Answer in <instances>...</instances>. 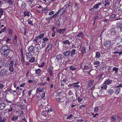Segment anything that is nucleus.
I'll return each instance as SVG.
<instances>
[{
	"label": "nucleus",
	"instance_id": "1",
	"mask_svg": "<svg viewBox=\"0 0 122 122\" xmlns=\"http://www.w3.org/2000/svg\"><path fill=\"white\" fill-rule=\"evenodd\" d=\"M1 50L3 53V55L5 57L8 56L10 52V50L7 46H2Z\"/></svg>",
	"mask_w": 122,
	"mask_h": 122
},
{
	"label": "nucleus",
	"instance_id": "2",
	"mask_svg": "<svg viewBox=\"0 0 122 122\" xmlns=\"http://www.w3.org/2000/svg\"><path fill=\"white\" fill-rule=\"evenodd\" d=\"M76 97V99L78 101V103H80L83 100V97H81V95L80 94H77V92L75 93Z\"/></svg>",
	"mask_w": 122,
	"mask_h": 122
},
{
	"label": "nucleus",
	"instance_id": "3",
	"mask_svg": "<svg viewBox=\"0 0 122 122\" xmlns=\"http://www.w3.org/2000/svg\"><path fill=\"white\" fill-rule=\"evenodd\" d=\"M43 41L42 43V47H45L46 46V43L48 42L49 41V37H44L42 39Z\"/></svg>",
	"mask_w": 122,
	"mask_h": 122
},
{
	"label": "nucleus",
	"instance_id": "4",
	"mask_svg": "<svg viewBox=\"0 0 122 122\" xmlns=\"http://www.w3.org/2000/svg\"><path fill=\"white\" fill-rule=\"evenodd\" d=\"M15 113L17 114L18 117H23L24 112L23 111L20 110V109H17V110H16Z\"/></svg>",
	"mask_w": 122,
	"mask_h": 122
},
{
	"label": "nucleus",
	"instance_id": "5",
	"mask_svg": "<svg viewBox=\"0 0 122 122\" xmlns=\"http://www.w3.org/2000/svg\"><path fill=\"white\" fill-rule=\"evenodd\" d=\"M8 71L7 70H5V69H1L0 72V73L2 75L7 76V73Z\"/></svg>",
	"mask_w": 122,
	"mask_h": 122
},
{
	"label": "nucleus",
	"instance_id": "6",
	"mask_svg": "<svg viewBox=\"0 0 122 122\" xmlns=\"http://www.w3.org/2000/svg\"><path fill=\"white\" fill-rule=\"evenodd\" d=\"M62 58H63V55L62 54H60L56 56V60L58 62H60V61H61V62H62V60L61 59ZM59 62L60 63V62Z\"/></svg>",
	"mask_w": 122,
	"mask_h": 122
},
{
	"label": "nucleus",
	"instance_id": "7",
	"mask_svg": "<svg viewBox=\"0 0 122 122\" xmlns=\"http://www.w3.org/2000/svg\"><path fill=\"white\" fill-rule=\"evenodd\" d=\"M111 41H106L103 43L104 45L106 47H108L111 45Z\"/></svg>",
	"mask_w": 122,
	"mask_h": 122
},
{
	"label": "nucleus",
	"instance_id": "8",
	"mask_svg": "<svg viewBox=\"0 0 122 122\" xmlns=\"http://www.w3.org/2000/svg\"><path fill=\"white\" fill-rule=\"evenodd\" d=\"M112 81L109 79H107L104 82L103 84H106V85H109L112 83Z\"/></svg>",
	"mask_w": 122,
	"mask_h": 122
},
{
	"label": "nucleus",
	"instance_id": "9",
	"mask_svg": "<svg viewBox=\"0 0 122 122\" xmlns=\"http://www.w3.org/2000/svg\"><path fill=\"white\" fill-rule=\"evenodd\" d=\"M17 105L15 104L12 103L10 106V107L12 109L15 111V110H16V106Z\"/></svg>",
	"mask_w": 122,
	"mask_h": 122
},
{
	"label": "nucleus",
	"instance_id": "10",
	"mask_svg": "<svg viewBox=\"0 0 122 122\" xmlns=\"http://www.w3.org/2000/svg\"><path fill=\"white\" fill-rule=\"evenodd\" d=\"M44 90L43 88H41L40 87H39L36 89V93L37 94H39L40 92H42Z\"/></svg>",
	"mask_w": 122,
	"mask_h": 122
},
{
	"label": "nucleus",
	"instance_id": "11",
	"mask_svg": "<svg viewBox=\"0 0 122 122\" xmlns=\"http://www.w3.org/2000/svg\"><path fill=\"white\" fill-rule=\"evenodd\" d=\"M93 80H91L89 81V82L86 85V88H88L90 86L92 85L94 83Z\"/></svg>",
	"mask_w": 122,
	"mask_h": 122
},
{
	"label": "nucleus",
	"instance_id": "12",
	"mask_svg": "<svg viewBox=\"0 0 122 122\" xmlns=\"http://www.w3.org/2000/svg\"><path fill=\"white\" fill-rule=\"evenodd\" d=\"M98 11V9H96L93 7V8L89 10V12L92 13H95Z\"/></svg>",
	"mask_w": 122,
	"mask_h": 122
},
{
	"label": "nucleus",
	"instance_id": "13",
	"mask_svg": "<svg viewBox=\"0 0 122 122\" xmlns=\"http://www.w3.org/2000/svg\"><path fill=\"white\" fill-rule=\"evenodd\" d=\"M25 55L27 58L30 59L32 57V55L31 53L29 52H26Z\"/></svg>",
	"mask_w": 122,
	"mask_h": 122
},
{
	"label": "nucleus",
	"instance_id": "14",
	"mask_svg": "<svg viewBox=\"0 0 122 122\" xmlns=\"http://www.w3.org/2000/svg\"><path fill=\"white\" fill-rule=\"evenodd\" d=\"M34 47L33 46H31L29 47L28 49L29 52L34 53Z\"/></svg>",
	"mask_w": 122,
	"mask_h": 122
},
{
	"label": "nucleus",
	"instance_id": "15",
	"mask_svg": "<svg viewBox=\"0 0 122 122\" xmlns=\"http://www.w3.org/2000/svg\"><path fill=\"white\" fill-rule=\"evenodd\" d=\"M5 107V104L3 102H2L0 104V110H2L4 109Z\"/></svg>",
	"mask_w": 122,
	"mask_h": 122
},
{
	"label": "nucleus",
	"instance_id": "16",
	"mask_svg": "<svg viewBox=\"0 0 122 122\" xmlns=\"http://www.w3.org/2000/svg\"><path fill=\"white\" fill-rule=\"evenodd\" d=\"M65 10L66 9L65 8H63L61 9L58 12V13L60 15H62L65 12Z\"/></svg>",
	"mask_w": 122,
	"mask_h": 122
},
{
	"label": "nucleus",
	"instance_id": "17",
	"mask_svg": "<svg viewBox=\"0 0 122 122\" xmlns=\"http://www.w3.org/2000/svg\"><path fill=\"white\" fill-rule=\"evenodd\" d=\"M115 93L116 95L118 94L121 91V89L120 88H116L115 87Z\"/></svg>",
	"mask_w": 122,
	"mask_h": 122
},
{
	"label": "nucleus",
	"instance_id": "18",
	"mask_svg": "<svg viewBox=\"0 0 122 122\" xmlns=\"http://www.w3.org/2000/svg\"><path fill=\"white\" fill-rule=\"evenodd\" d=\"M63 54L65 56L68 57L70 54V51L69 50L66 51Z\"/></svg>",
	"mask_w": 122,
	"mask_h": 122
},
{
	"label": "nucleus",
	"instance_id": "19",
	"mask_svg": "<svg viewBox=\"0 0 122 122\" xmlns=\"http://www.w3.org/2000/svg\"><path fill=\"white\" fill-rule=\"evenodd\" d=\"M35 71L36 74L39 76L41 71V69L38 68Z\"/></svg>",
	"mask_w": 122,
	"mask_h": 122
},
{
	"label": "nucleus",
	"instance_id": "20",
	"mask_svg": "<svg viewBox=\"0 0 122 122\" xmlns=\"http://www.w3.org/2000/svg\"><path fill=\"white\" fill-rule=\"evenodd\" d=\"M114 92V89H112L111 88L108 89L107 92L110 95H111Z\"/></svg>",
	"mask_w": 122,
	"mask_h": 122
},
{
	"label": "nucleus",
	"instance_id": "21",
	"mask_svg": "<svg viewBox=\"0 0 122 122\" xmlns=\"http://www.w3.org/2000/svg\"><path fill=\"white\" fill-rule=\"evenodd\" d=\"M86 49L84 47H83L81 50L80 51L81 52V54L83 55L85 54L86 52Z\"/></svg>",
	"mask_w": 122,
	"mask_h": 122
},
{
	"label": "nucleus",
	"instance_id": "22",
	"mask_svg": "<svg viewBox=\"0 0 122 122\" xmlns=\"http://www.w3.org/2000/svg\"><path fill=\"white\" fill-rule=\"evenodd\" d=\"M76 51V50L74 49L70 52L71 56V57H73V56L75 54Z\"/></svg>",
	"mask_w": 122,
	"mask_h": 122
},
{
	"label": "nucleus",
	"instance_id": "23",
	"mask_svg": "<svg viewBox=\"0 0 122 122\" xmlns=\"http://www.w3.org/2000/svg\"><path fill=\"white\" fill-rule=\"evenodd\" d=\"M101 87L102 90H106L107 88V85L104 84L103 83L101 86Z\"/></svg>",
	"mask_w": 122,
	"mask_h": 122
},
{
	"label": "nucleus",
	"instance_id": "24",
	"mask_svg": "<svg viewBox=\"0 0 122 122\" xmlns=\"http://www.w3.org/2000/svg\"><path fill=\"white\" fill-rule=\"evenodd\" d=\"M52 46V44L51 43H48L47 47L46 48V50L48 51L51 48Z\"/></svg>",
	"mask_w": 122,
	"mask_h": 122
},
{
	"label": "nucleus",
	"instance_id": "25",
	"mask_svg": "<svg viewBox=\"0 0 122 122\" xmlns=\"http://www.w3.org/2000/svg\"><path fill=\"white\" fill-rule=\"evenodd\" d=\"M9 70L11 72H13L14 71V68L13 66L12 65H10L9 66Z\"/></svg>",
	"mask_w": 122,
	"mask_h": 122
},
{
	"label": "nucleus",
	"instance_id": "26",
	"mask_svg": "<svg viewBox=\"0 0 122 122\" xmlns=\"http://www.w3.org/2000/svg\"><path fill=\"white\" fill-rule=\"evenodd\" d=\"M41 114V115H43L45 117H46L47 116L48 114L47 111L46 110L43 111L42 112Z\"/></svg>",
	"mask_w": 122,
	"mask_h": 122
},
{
	"label": "nucleus",
	"instance_id": "27",
	"mask_svg": "<svg viewBox=\"0 0 122 122\" xmlns=\"http://www.w3.org/2000/svg\"><path fill=\"white\" fill-rule=\"evenodd\" d=\"M101 54L99 51L97 52L96 53V56L95 58H99Z\"/></svg>",
	"mask_w": 122,
	"mask_h": 122
},
{
	"label": "nucleus",
	"instance_id": "28",
	"mask_svg": "<svg viewBox=\"0 0 122 122\" xmlns=\"http://www.w3.org/2000/svg\"><path fill=\"white\" fill-rule=\"evenodd\" d=\"M102 3H98L94 5V8L96 9H98L97 8H98L99 6L101 5Z\"/></svg>",
	"mask_w": 122,
	"mask_h": 122
},
{
	"label": "nucleus",
	"instance_id": "29",
	"mask_svg": "<svg viewBox=\"0 0 122 122\" xmlns=\"http://www.w3.org/2000/svg\"><path fill=\"white\" fill-rule=\"evenodd\" d=\"M18 118L17 116H12L10 118L11 121H16Z\"/></svg>",
	"mask_w": 122,
	"mask_h": 122
},
{
	"label": "nucleus",
	"instance_id": "30",
	"mask_svg": "<svg viewBox=\"0 0 122 122\" xmlns=\"http://www.w3.org/2000/svg\"><path fill=\"white\" fill-rule=\"evenodd\" d=\"M110 2L108 0H106L105 1L104 6L105 7H107L109 5Z\"/></svg>",
	"mask_w": 122,
	"mask_h": 122
},
{
	"label": "nucleus",
	"instance_id": "31",
	"mask_svg": "<svg viewBox=\"0 0 122 122\" xmlns=\"http://www.w3.org/2000/svg\"><path fill=\"white\" fill-rule=\"evenodd\" d=\"M70 69L72 71H74L76 69V68L75 66L73 65H71L69 66Z\"/></svg>",
	"mask_w": 122,
	"mask_h": 122
},
{
	"label": "nucleus",
	"instance_id": "32",
	"mask_svg": "<svg viewBox=\"0 0 122 122\" xmlns=\"http://www.w3.org/2000/svg\"><path fill=\"white\" fill-rule=\"evenodd\" d=\"M26 31H24V36H24L23 37V38L24 39V40H25V41L26 40L27 41V39L28 38V37L27 36H26Z\"/></svg>",
	"mask_w": 122,
	"mask_h": 122
},
{
	"label": "nucleus",
	"instance_id": "33",
	"mask_svg": "<svg viewBox=\"0 0 122 122\" xmlns=\"http://www.w3.org/2000/svg\"><path fill=\"white\" fill-rule=\"evenodd\" d=\"M53 67L52 66H49L48 68L47 72L53 71Z\"/></svg>",
	"mask_w": 122,
	"mask_h": 122
},
{
	"label": "nucleus",
	"instance_id": "34",
	"mask_svg": "<svg viewBox=\"0 0 122 122\" xmlns=\"http://www.w3.org/2000/svg\"><path fill=\"white\" fill-rule=\"evenodd\" d=\"M100 64V62L98 61H95L93 63V64L94 65H97L98 66H95L96 67H97L98 65H99Z\"/></svg>",
	"mask_w": 122,
	"mask_h": 122
},
{
	"label": "nucleus",
	"instance_id": "35",
	"mask_svg": "<svg viewBox=\"0 0 122 122\" xmlns=\"http://www.w3.org/2000/svg\"><path fill=\"white\" fill-rule=\"evenodd\" d=\"M35 61V58L34 57H31L30 59L29 60V62L31 63Z\"/></svg>",
	"mask_w": 122,
	"mask_h": 122
},
{
	"label": "nucleus",
	"instance_id": "36",
	"mask_svg": "<svg viewBox=\"0 0 122 122\" xmlns=\"http://www.w3.org/2000/svg\"><path fill=\"white\" fill-rule=\"evenodd\" d=\"M13 109L11 108H10L7 111V112L9 115H11Z\"/></svg>",
	"mask_w": 122,
	"mask_h": 122
},
{
	"label": "nucleus",
	"instance_id": "37",
	"mask_svg": "<svg viewBox=\"0 0 122 122\" xmlns=\"http://www.w3.org/2000/svg\"><path fill=\"white\" fill-rule=\"evenodd\" d=\"M63 43L64 44L70 45V42L68 40H66L63 41Z\"/></svg>",
	"mask_w": 122,
	"mask_h": 122
},
{
	"label": "nucleus",
	"instance_id": "38",
	"mask_svg": "<svg viewBox=\"0 0 122 122\" xmlns=\"http://www.w3.org/2000/svg\"><path fill=\"white\" fill-rule=\"evenodd\" d=\"M21 56V61L22 63L23 64L24 62L25 59L24 55H20Z\"/></svg>",
	"mask_w": 122,
	"mask_h": 122
},
{
	"label": "nucleus",
	"instance_id": "39",
	"mask_svg": "<svg viewBox=\"0 0 122 122\" xmlns=\"http://www.w3.org/2000/svg\"><path fill=\"white\" fill-rule=\"evenodd\" d=\"M24 16H29V12L25 11L24 12Z\"/></svg>",
	"mask_w": 122,
	"mask_h": 122
},
{
	"label": "nucleus",
	"instance_id": "40",
	"mask_svg": "<svg viewBox=\"0 0 122 122\" xmlns=\"http://www.w3.org/2000/svg\"><path fill=\"white\" fill-rule=\"evenodd\" d=\"M34 53H35L36 52H38L39 51L38 47L36 46L35 48H34Z\"/></svg>",
	"mask_w": 122,
	"mask_h": 122
},
{
	"label": "nucleus",
	"instance_id": "41",
	"mask_svg": "<svg viewBox=\"0 0 122 122\" xmlns=\"http://www.w3.org/2000/svg\"><path fill=\"white\" fill-rule=\"evenodd\" d=\"M118 68L114 67L113 69V71H114L116 73H117L118 72Z\"/></svg>",
	"mask_w": 122,
	"mask_h": 122
},
{
	"label": "nucleus",
	"instance_id": "42",
	"mask_svg": "<svg viewBox=\"0 0 122 122\" xmlns=\"http://www.w3.org/2000/svg\"><path fill=\"white\" fill-rule=\"evenodd\" d=\"M28 24L33 25V24L32 20H28Z\"/></svg>",
	"mask_w": 122,
	"mask_h": 122
},
{
	"label": "nucleus",
	"instance_id": "43",
	"mask_svg": "<svg viewBox=\"0 0 122 122\" xmlns=\"http://www.w3.org/2000/svg\"><path fill=\"white\" fill-rule=\"evenodd\" d=\"M77 36L78 37H82L83 36V34L82 32H80L79 33Z\"/></svg>",
	"mask_w": 122,
	"mask_h": 122
},
{
	"label": "nucleus",
	"instance_id": "44",
	"mask_svg": "<svg viewBox=\"0 0 122 122\" xmlns=\"http://www.w3.org/2000/svg\"><path fill=\"white\" fill-rule=\"evenodd\" d=\"M11 37L10 36H9L8 37L7 39L6 40V41L7 43H8L9 41L11 40Z\"/></svg>",
	"mask_w": 122,
	"mask_h": 122
},
{
	"label": "nucleus",
	"instance_id": "45",
	"mask_svg": "<svg viewBox=\"0 0 122 122\" xmlns=\"http://www.w3.org/2000/svg\"><path fill=\"white\" fill-rule=\"evenodd\" d=\"M45 34L44 33L41 34L39 35V36H38L39 37V39H41L44 37Z\"/></svg>",
	"mask_w": 122,
	"mask_h": 122
},
{
	"label": "nucleus",
	"instance_id": "46",
	"mask_svg": "<svg viewBox=\"0 0 122 122\" xmlns=\"http://www.w3.org/2000/svg\"><path fill=\"white\" fill-rule=\"evenodd\" d=\"M77 104V103L76 102L75 103H74V102H73L72 103V104L71 105V107L72 108L76 106Z\"/></svg>",
	"mask_w": 122,
	"mask_h": 122
},
{
	"label": "nucleus",
	"instance_id": "47",
	"mask_svg": "<svg viewBox=\"0 0 122 122\" xmlns=\"http://www.w3.org/2000/svg\"><path fill=\"white\" fill-rule=\"evenodd\" d=\"M53 71H54L48 72L49 73L50 77L54 75Z\"/></svg>",
	"mask_w": 122,
	"mask_h": 122
},
{
	"label": "nucleus",
	"instance_id": "48",
	"mask_svg": "<svg viewBox=\"0 0 122 122\" xmlns=\"http://www.w3.org/2000/svg\"><path fill=\"white\" fill-rule=\"evenodd\" d=\"M73 117V115L72 114H71L70 115H69L66 118V119H67L70 120L71 118Z\"/></svg>",
	"mask_w": 122,
	"mask_h": 122
},
{
	"label": "nucleus",
	"instance_id": "49",
	"mask_svg": "<svg viewBox=\"0 0 122 122\" xmlns=\"http://www.w3.org/2000/svg\"><path fill=\"white\" fill-rule=\"evenodd\" d=\"M39 39L38 36H36L35 37V38L34 39V40L36 42H37Z\"/></svg>",
	"mask_w": 122,
	"mask_h": 122
},
{
	"label": "nucleus",
	"instance_id": "50",
	"mask_svg": "<svg viewBox=\"0 0 122 122\" xmlns=\"http://www.w3.org/2000/svg\"><path fill=\"white\" fill-rule=\"evenodd\" d=\"M45 63L43 61L42 62V63H41V65H40L38 66L40 67H43L45 65Z\"/></svg>",
	"mask_w": 122,
	"mask_h": 122
},
{
	"label": "nucleus",
	"instance_id": "51",
	"mask_svg": "<svg viewBox=\"0 0 122 122\" xmlns=\"http://www.w3.org/2000/svg\"><path fill=\"white\" fill-rule=\"evenodd\" d=\"M56 31H52L51 36L52 37H54L56 34Z\"/></svg>",
	"mask_w": 122,
	"mask_h": 122
},
{
	"label": "nucleus",
	"instance_id": "52",
	"mask_svg": "<svg viewBox=\"0 0 122 122\" xmlns=\"http://www.w3.org/2000/svg\"><path fill=\"white\" fill-rule=\"evenodd\" d=\"M68 95H70L73 94V92H72V91L71 90H69L68 91Z\"/></svg>",
	"mask_w": 122,
	"mask_h": 122
},
{
	"label": "nucleus",
	"instance_id": "53",
	"mask_svg": "<svg viewBox=\"0 0 122 122\" xmlns=\"http://www.w3.org/2000/svg\"><path fill=\"white\" fill-rule=\"evenodd\" d=\"M89 69V67L88 66H85L84 68L82 69L88 70Z\"/></svg>",
	"mask_w": 122,
	"mask_h": 122
},
{
	"label": "nucleus",
	"instance_id": "54",
	"mask_svg": "<svg viewBox=\"0 0 122 122\" xmlns=\"http://www.w3.org/2000/svg\"><path fill=\"white\" fill-rule=\"evenodd\" d=\"M86 107V105H81L79 106V108L81 109L83 108H84Z\"/></svg>",
	"mask_w": 122,
	"mask_h": 122
},
{
	"label": "nucleus",
	"instance_id": "55",
	"mask_svg": "<svg viewBox=\"0 0 122 122\" xmlns=\"http://www.w3.org/2000/svg\"><path fill=\"white\" fill-rule=\"evenodd\" d=\"M58 12H57L54 15L51 16L53 18L57 16V15H58Z\"/></svg>",
	"mask_w": 122,
	"mask_h": 122
},
{
	"label": "nucleus",
	"instance_id": "56",
	"mask_svg": "<svg viewBox=\"0 0 122 122\" xmlns=\"http://www.w3.org/2000/svg\"><path fill=\"white\" fill-rule=\"evenodd\" d=\"M56 101L58 102L61 103V99L60 98H57L56 99Z\"/></svg>",
	"mask_w": 122,
	"mask_h": 122
},
{
	"label": "nucleus",
	"instance_id": "57",
	"mask_svg": "<svg viewBox=\"0 0 122 122\" xmlns=\"http://www.w3.org/2000/svg\"><path fill=\"white\" fill-rule=\"evenodd\" d=\"M112 121H114L116 120V117L115 116H112Z\"/></svg>",
	"mask_w": 122,
	"mask_h": 122
},
{
	"label": "nucleus",
	"instance_id": "58",
	"mask_svg": "<svg viewBox=\"0 0 122 122\" xmlns=\"http://www.w3.org/2000/svg\"><path fill=\"white\" fill-rule=\"evenodd\" d=\"M6 117H4L1 120V122H6Z\"/></svg>",
	"mask_w": 122,
	"mask_h": 122
},
{
	"label": "nucleus",
	"instance_id": "59",
	"mask_svg": "<svg viewBox=\"0 0 122 122\" xmlns=\"http://www.w3.org/2000/svg\"><path fill=\"white\" fill-rule=\"evenodd\" d=\"M17 36L16 35H15V37L13 40V42L14 43H16L17 42Z\"/></svg>",
	"mask_w": 122,
	"mask_h": 122
},
{
	"label": "nucleus",
	"instance_id": "60",
	"mask_svg": "<svg viewBox=\"0 0 122 122\" xmlns=\"http://www.w3.org/2000/svg\"><path fill=\"white\" fill-rule=\"evenodd\" d=\"M99 110V108L98 107H95L94 111V112H97Z\"/></svg>",
	"mask_w": 122,
	"mask_h": 122
},
{
	"label": "nucleus",
	"instance_id": "61",
	"mask_svg": "<svg viewBox=\"0 0 122 122\" xmlns=\"http://www.w3.org/2000/svg\"><path fill=\"white\" fill-rule=\"evenodd\" d=\"M20 55H23V49L22 48H21L20 50Z\"/></svg>",
	"mask_w": 122,
	"mask_h": 122
},
{
	"label": "nucleus",
	"instance_id": "62",
	"mask_svg": "<svg viewBox=\"0 0 122 122\" xmlns=\"http://www.w3.org/2000/svg\"><path fill=\"white\" fill-rule=\"evenodd\" d=\"M52 18H53L51 16L50 17L46 18V19L47 21H49Z\"/></svg>",
	"mask_w": 122,
	"mask_h": 122
},
{
	"label": "nucleus",
	"instance_id": "63",
	"mask_svg": "<svg viewBox=\"0 0 122 122\" xmlns=\"http://www.w3.org/2000/svg\"><path fill=\"white\" fill-rule=\"evenodd\" d=\"M84 121V120L82 119H80L78 118L77 120V122H82Z\"/></svg>",
	"mask_w": 122,
	"mask_h": 122
},
{
	"label": "nucleus",
	"instance_id": "64",
	"mask_svg": "<svg viewBox=\"0 0 122 122\" xmlns=\"http://www.w3.org/2000/svg\"><path fill=\"white\" fill-rule=\"evenodd\" d=\"M14 62L13 61H10V63L9 64V65H12V66H13L14 64Z\"/></svg>",
	"mask_w": 122,
	"mask_h": 122
}]
</instances>
